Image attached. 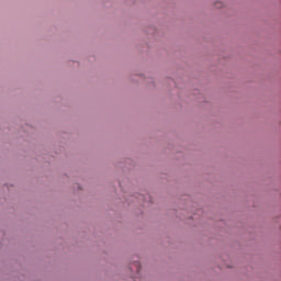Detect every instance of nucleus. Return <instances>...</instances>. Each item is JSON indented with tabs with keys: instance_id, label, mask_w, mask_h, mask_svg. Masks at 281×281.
<instances>
[{
	"instance_id": "obj_1",
	"label": "nucleus",
	"mask_w": 281,
	"mask_h": 281,
	"mask_svg": "<svg viewBox=\"0 0 281 281\" xmlns=\"http://www.w3.org/2000/svg\"><path fill=\"white\" fill-rule=\"evenodd\" d=\"M215 8H223V2H215Z\"/></svg>"
}]
</instances>
